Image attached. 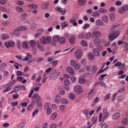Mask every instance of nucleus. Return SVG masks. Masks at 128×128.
Returning <instances> with one entry per match:
<instances>
[{"label":"nucleus","mask_w":128,"mask_h":128,"mask_svg":"<svg viewBox=\"0 0 128 128\" xmlns=\"http://www.w3.org/2000/svg\"><path fill=\"white\" fill-rule=\"evenodd\" d=\"M120 27V24H113L111 27V29L110 34L108 36L109 40L110 41H112L117 38L120 34L119 32L117 31L119 29Z\"/></svg>","instance_id":"1"},{"label":"nucleus","mask_w":128,"mask_h":128,"mask_svg":"<svg viewBox=\"0 0 128 128\" xmlns=\"http://www.w3.org/2000/svg\"><path fill=\"white\" fill-rule=\"evenodd\" d=\"M74 90L76 94H80L82 91V87L81 85H77L74 86Z\"/></svg>","instance_id":"2"},{"label":"nucleus","mask_w":128,"mask_h":128,"mask_svg":"<svg viewBox=\"0 0 128 128\" xmlns=\"http://www.w3.org/2000/svg\"><path fill=\"white\" fill-rule=\"evenodd\" d=\"M4 44L7 48L13 47L15 46L14 42L12 40L5 42Z\"/></svg>","instance_id":"3"},{"label":"nucleus","mask_w":128,"mask_h":128,"mask_svg":"<svg viewBox=\"0 0 128 128\" xmlns=\"http://www.w3.org/2000/svg\"><path fill=\"white\" fill-rule=\"evenodd\" d=\"M82 52L80 49L76 50L75 52V56L78 59H80L81 58Z\"/></svg>","instance_id":"4"},{"label":"nucleus","mask_w":128,"mask_h":128,"mask_svg":"<svg viewBox=\"0 0 128 128\" xmlns=\"http://www.w3.org/2000/svg\"><path fill=\"white\" fill-rule=\"evenodd\" d=\"M100 32L98 31H95L93 32L92 36L94 38H99L101 36Z\"/></svg>","instance_id":"5"},{"label":"nucleus","mask_w":128,"mask_h":128,"mask_svg":"<svg viewBox=\"0 0 128 128\" xmlns=\"http://www.w3.org/2000/svg\"><path fill=\"white\" fill-rule=\"evenodd\" d=\"M60 74V72H58L53 74L50 76V79L51 80H53L56 78L57 76Z\"/></svg>","instance_id":"6"},{"label":"nucleus","mask_w":128,"mask_h":128,"mask_svg":"<svg viewBox=\"0 0 128 128\" xmlns=\"http://www.w3.org/2000/svg\"><path fill=\"white\" fill-rule=\"evenodd\" d=\"M92 51L93 53L95 56H98L100 55V50L98 48H93Z\"/></svg>","instance_id":"7"},{"label":"nucleus","mask_w":128,"mask_h":128,"mask_svg":"<svg viewBox=\"0 0 128 128\" xmlns=\"http://www.w3.org/2000/svg\"><path fill=\"white\" fill-rule=\"evenodd\" d=\"M30 46L31 47L34 48L36 44V42L34 40H30L29 42Z\"/></svg>","instance_id":"8"},{"label":"nucleus","mask_w":128,"mask_h":128,"mask_svg":"<svg viewBox=\"0 0 128 128\" xmlns=\"http://www.w3.org/2000/svg\"><path fill=\"white\" fill-rule=\"evenodd\" d=\"M86 2L85 0H78V5L79 6H83L85 4Z\"/></svg>","instance_id":"9"},{"label":"nucleus","mask_w":128,"mask_h":128,"mask_svg":"<svg viewBox=\"0 0 128 128\" xmlns=\"http://www.w3.org/2000/svg\"><path fill=\"white\" fill-rule=\"evenodd\" d=\"M66 70L67 72L70 73L71 75L74 74V72L73 71V69L71 67H68L66 68Z\"/></svg>","instance_id":"10"},{"label":"nucleus","mask_w":128,"mask_h":128,"mask_svg":"<svg viewBox=\"0 0 128 128\" xmlns=\"http://www.w3.org/2000/svg\"><path fill=\"white\" fill-rule=\"evenodd\" d=\"M103 114L105 116L104 117V118H108L109 115V114L107 112V110L106 108H104L103 109Z\"/></svg>","instance_id":"11"},{"label":"nucleus","mask_w":128,"mask_h":128,"mask_svg":"<svg viewBox=\"0 0 128 128\" xmlns=\"http://www.w3.org/2000/svg\"><path fill=\"white\" fill-rule=\"evenodd\" d=\"M88 59L90 60H93L94 59V56L91 52H89L88 54Z\"/></svg>","instance_id":"12"},{"label":"nucleus","mask_w":128,"mask_h":128,"mask_svg":"<svg viewBox=\"0 0 128 128\" xmlns=\"http://www.w3.org/2000/svg\"><path fill=\"white\" fill-rule=\"evenodd\" d=\"M101 42L100 40L98 38H96L94 40V42L95 45L97 46H100V44Z\"/></svg>","instance_id":"13"},{"label":"nucleus","mask_w":128,"mask_h":128,"mask_svg":"<svg viewBox=\"0 0 128 128\" xmlns=\"http://www.w3.org/2000/svg\"><path fill=\"white\" fill-rule=\"evenodd\" d=\"M28 7L31 9H36L38 7V6L36 4H30L28 6Z\"/></svg>","instance_id":"14"},{"label":"nucleus","mask_w":128,"mask_h":128,"mask_svg":"<svg viewBox=\"0 0 128 128\" xmlns=\"http://www.w3.org/2000/svg\"><path fill=\"white\" fill-rule=\"evenodd\" d=\"M9 38L8 35L7 34H2L1 36V38L3 40Z\"/></svg>","instance_id":"15"},{"label":"nucleus","mask_w":128,"mask_h":128,"mask_svg":"<svg viewBox=\"0 0 128 128\" xmlns=\"http://www.w3.org/2000/svg\"><path fill=\"white\" fill-rule=\"evenodd\" d=\"M66 39L64 37H60L59 38V41L61 44H63L65 42Z\"/></svg>","instance_id":"16"},{"label":"nucleus","mask_w":128,"mask_h":128,"mask_svg":"<svg viewBox=\"0 0 128 128\" xmlns=\"http://www.w3.org/2000/svg\"><path fill=\"white\" fill-rule=\"evenodd\" d=\"M110 19L112 21H114L115 19L116 15L114 13H112L110 14Z\"/></svg>","instance_id":"17"},{"label":"nucleus","mask_w":128,"mask_h":128,"mask_svg":"<svg viewBox=\"0 0 128 128\" xmlns=\"http://www.w3.org/2000/svg\"><path fill=\"white\" fill-rule=\"evenodd\" d=\"M103 22L102 20L100 19H98L96 22V24L98 26L100 25L101 24H103Z\"/></svg>","instance_id":"18"},{"label":"nucleus","mask_w":128,"mask_h":128,"mask_svg":"<svg viewBox=\"0 0 128 128\" xmlns=\"http://www.w3.org/2000/svg\"><path fill=\"white\" fill-rule=\"evenodd\" d=\"M102 19L103 21L106 23H108V18L106 15H104L102 17Z\"/></svg>","instance_id":"19"},{"label":"nucleus","mask_w":128,"mask_h":128,"mask_svg":"<svg viewBox=\"0 0 128 128\" xmlns=\"http://www.w3.org/2000/svg\"><path fill=\"white\" fill-rule=\"evenodd\" d=\"M69 98L71 100H74L76 98L75 96L72 93H70L68 94Z\"/></svg>","instance_id":"20"},{"label":"nucleus","mask_w":128,"mask_h":128,"mask_svg":"<svg viewBox=\"0 0 128 128\" xmlns=\"http://www.w3.org/2000/svg\"><path fill=\"white\" fill-rule=\"evenodd\" d=\"M46 38L44 36L42 37L40 40V43L43 44H45L46 43Z\"/></svg>","instance_id":"21"},{"label":"nucleus","mask_w":128,"mask_h":128,"mask_svg":"<svg viewBox=\"0 0 128 128\" xmlns=\"http://www.w3.org/2000/svg\"><path fill=\"white\" fill-rule=\"evenodd\" d=\"M60 102L62 103L67 104L68 103V100L66 98H62L60 100Z\"/></svg>","instance_id":"22"},{"label":"nucleus","mask_w":128,"mask_h":128,"mask_svg":"<svg viewBox=\"0 0 128 128\" xmlns=\"http://www.w3.org/2000/svg\"><path fill=\"white\" fill-rule=\"evenodd\" d=\"M69 41L71 44H74L75 41V38L73 37H71L69 39Z\"/></svg>","instance_id":"23"},{"label":"nucleus","mask_w":128,"mask_h":128,"mask_svg":"<svg viewBox=\"0 0 128 128\" xmlns=\"http://www.w3.org/2000/svg\"><path fill=\"white\" fill-rule=\"evenodd\" d=\"M27 14L26 13L23 14L21 16L20 19L22 20H24L27 18Z\"/></svg>","instance_id":"24"},{"label":"nucleus","mask_w":128,"mask_h":128,"mask_svg":"<svg viewBox=\"0 0 128 128\" xmlns=\"http://www.w3.org/2000/svg\"><path fill=\"white\" fill-rule=\"evenodd\" d=\"M118 11L119 13L120 14H122L125 12L124 8L122 6L118 10Z\"/></svg>","instance_id":"25"},{"label":"nucleus","mask_w":128,"mask_h":128,"mask_svg":"<svg viewBox=\"0 0 128 128\" xmlns=\"http://www.w3.org/2000/svg\"><path fill=\"white\" fill-rule=\"evenodd\" d=\"M50 104L49 102L46 103L44 105V108L45 110H46L48 108H50Z\"/></svg>","instance_id":"26"},{"label":"nucleus","mask_w":128,"mask_h":128,"mask_svg":"<svg viewBox=\"0 0 128 128\" xmlns=\"http://www.w3.org/2000/svg\"><path fill=\"white\" fill-rule=\"evenodd\" d=\"M22 46L23 48H28V45L27 42H24L22 44Z\"/></svg>","instance_id":"27"},{"label":"nucleus","mask_w":128,"mask_h":128,"mask_svg":"<svg viewBox=\"0 0 128 128\" xmlns=\"http://www.w3.org/2000/svg\"><path fill=\"white\" fill-rule=\"evenodd\" d=\"M84 36L82 33L79 34L78 35L77 38L78 39H82L84 38Z\"/></svg>","instance_id":"28"},{"label":"nucleus","mask_w":128,"mask_h":128,"mask_svg":"<svg viewBox=\"0 0 128 128\" xmlns=\"http://www.w3.org/2000/svg\"><path fill=\"white\" fill-rule=\"evenodd\" d=\"M68 23L67 22H64L62 24V29L64 28L68 25Z\"/></svg>","instance_id":"29"},{"label":"nucleus","mask_w":128,"mask_h":128,"mask_svg":"<svg viewBox=\"0 0 128 128\" xmlns=\"http://www.w3.org/2000/svg\"><path fill=\"white\" fill-rule=\"evenodd\" d=\"M86 80L83 78H80L79 80L78 81V83L81 84H84L86 83Z\"/></svg>","instance_id":"30"},{"label":"nucleus","mask_w":128,"mask_h":128,"mask_svg":"<svg viewBox=\"0 0 128 128\" xmlns=\"http://www.w3.org/2000/svg\"><path fill=\"white\" fill-rule=\"evenodd\" d=\"M81 44L84 46H86L88 45L87 42L84 40H82L80 42Z\"/></svg>","instance_id":"31"},{"label":"nucleus","mask_w":128,"mask_h":128,"mask_svg":"<svg viewBox=\"0 0 128 128\" xmlns=\"http://www.w3.org/2000/svg\"><path fill=\"white\" fill-rule=\"evenodd\" d=\"M57 115L56 113L55 112L52 114L50 116V118L52 120H54L56 118Z\"/></svg>","instance_id":"32"},{"label":"nucleus","mask_w":128,"mask_h":128,"mask_svg":"<svg viewBox=\"0 0 128 128\" xmlns=\"http://www.w3.org/2000/svg\"><path fill=\"white\" fill-rule=\"evenodd\" d=\"M59 37L58 36H55L53 38L55 42H58L59 40Z\"/></svg>","instance_id":"33"},{"label":"nucleus","mask_w":128,"mask_h":128,"mask_svg":"<svg viewBox=\"0 0 128 128\" xmlns=\"http://www.w3.org/2000/svg\"><path fill=\"white\" fill-rule=\"evenodd\" d=\"M64 83L66 86H68L70 84V82L68 80L66 79L64 80Z\"/></svg>","instance_id":"34"},{"label":"nucleus","mask_w":128,"mask_h":128,"mask_svg":"<svg viewBox=\"0 0 128 128\" xmlns=\"http://www.w3.org/2000/svg\"><path fill=\"white\" fill-rule=\"evenodd\" d=\"M46 38V43H49L50 42L51 40V38L50 36H48Z\"/></svg>","instance_id":"35"},{"label":"nucleus","mask_w":128,"mask_h":128,"mask_svg":"<svg viewBox=\"0 0 128 128\" xmlns=\"http://www.w3.org/2000/svg\"><path fill=\"white\" fill-rule=\"evenodd\" d=\"M49 3H47L46 4H43L42 6V9H45L48 6Z\"/></svg>","instance_id":"36"},{"label":"nucleus","mask_w":128,"mask_h":128,"mask_svg":"<svg viewBox=\"0 0 128 128\" xmlns=\"http://www.w3.org/2000/svg\"><path fill=\"white\" fill-rule=\"evenodd\" d=\"M92 34L90 32H87L86 34V38L87 39H89L92 36Z\"/></svg>","instance_id":"37"},{"label":"nucleus","mask_w":128,"mask_h":128,"mask_svg":"<svg viewBox=\"0 0 128 128\" xmlns=\"http://www.w3.org/2000/svg\"><path fill=\"white\" fill-rule=\"evenodd\" d=\"M71 65L72 66H75L76 65V63L75 61L74 60H71L70 61Z\"/></svg>","instance_id":"38"},{"label":"nucleus","mask_w":128,"mask_h":128,"mask_svg":"<svg viewBox=\"0 0 128 128\" xmlns=\"http://www.w3.org/2000/svg\"><path fill=\"white\" fill-rule=\"evenodd\" d=\"M7 66V64H3L0 65V70L1 71V70L2 69L4 68Z\"/></svg>","instance_id":"39"},{"label":"nucleus","mask_w":128,"mask_h":128,"mask_svg":"<svg viewBox=\"0 0 128 128\" xmlns=\"http://www.w3.org/2000/svg\"><path fill=\"white\" fill-rule=\"evenodd\" d=\"M97 67L96 66H93L92 69V73H94L96 72Z\"/></svg>","instance_id":"40"},{"label":"nucleus","mask_w":128,"mask_h":128,"mask_svg":"<svg viewBox=\"0 0 128 128\" xmlns=\"http://www.w3.org/2000/svg\"><path fill=\"white\" fill-rule=\"evenodd\" d=\"M120 117V114L119 113H117L113 117V118L114 120H116L118 118H119Z\"/></svg>","instance_id":"41"},{"label":"nucleus","mask_w":128,"mask_h":128,"mask_svg":"<svg viewBox=\"0 0 128 128\" xmlns=\"http://www.w3.org/2000/svg\"><path fill=\"white\" fill-rule=\"evenodd\" d=\"M46 110V114L48 115H50L52 112V110L50 108H48Z\"/></svg>","instance_id":"42"},{"label":"nucleus","mask_w":128,"mask_h":128,"mask_svg":"<svg viewBox=\"0 0 128 128\" xmlns=\"http://www.w3.org/2000/svg\"><path fill=\"white\" fill-rule=\"evenodd\" d=\"M88 112L89 110L87 109H85L83 111L84 114L85 115V116L86 117L88 116Z\"/></svg>","instance_id":"43"},{"label":"nucleus","mask_w":128,"mask_h":128,"mask_svg":"<svg viewBox=\"0 0 128 128\" xmlns=\"http://www.w3.org/2000/svg\"><path fill=\"white\" fill-rule=\"evenodd\" d=\"M99 11L102 13H105L107 12V10L106 9H104L102 8H100L99 9Z\"/></svg>","instance_id":"44"},{"label":"nucleus","mask_w":128,"mask_h":128,"mask_svg":"<svg viewBox=\"0 0 128 128\" xmlns=\"http://www.w3.org/2000/svg\"><path fill=\"white\" fill-rule=\"evenodd\" d=\"M123 124L124 125H126L128 123V120L127 119L124 118L122 122Z\"/></svg>","instance_id":"45"},{"label":"nucleus","mask_w":128,"mask_h":128,"mask_svg":"<svg viewBox=\"0 0 128 128\" xmlns=\"http://www.w3.org/2000/svg\"><path fill=\"white\" fill-rule=\"evenodd\" d=\"M16 10L20 12H22L23 11V10L22 8L20 7H17L16 8Z\"/></svg>","instance_id":"46"},{"label":"nucleus","mask_w":128,"mask_h":128,"mask_svg":"<svg viewBox=\"0 0 128 128\" xmlns=\"http://www.w3.org/2000/svg\"><path fill=\"white\" fill-rule=\"evenodd\" d=\"M11 87L10 85H9L6 88V89L3 90V92H6L10 90V87Z\"/></svg>","instance_id":"47"},{"label":"nucleus","mask_w":128,"mask_h":128,"mask_svg":"<svg viewBox=\"0 0 128 128\" xmlns=\"http://www.w3.org/2000/svg\"><path fill=\"white\" fill-rule=\"evenodd\" d=\"M42 103H40L38 104V105L37 106L38 107V110L40 111L42 109Z\"/></svg>","instance_id":"48"},{"label":"nucleus","mask_w":128,"mask_h":128,"mask_svg":"<svg viewBox=\"0 0 128 128\" xmlns=\"http://www.w3.org/2000/svg\"><path fill=\"white\" fill-rule=\"evenodd\" d=\"M125 12H127L128 10V5L127 4L125 5L122 6Z\"/></svg>","instance_id":"49"},{"label":"nucleus","mask_w":128,"mask_h":128,"mask_svg":"<svg viewBox=\"0 0 128 128\" xmlns=\"http://www.w3.org/2000/svg\"><path fill=\"white\" fill-rule=\"evenodd\" d=\"M43 60V58L42 57H41L40 58H37V60H35L34 59V60L37 62H40L41 61Z\"/></svg>","instance_id":"50"},{"label":"nucleus","mask_w":128,"mask_h":128,"mask_svg":"<svg viewBox=\"0 0 128 128\" xmlns=\"http://www.w3.org/2000/svg\"><path fill=\"white\" fill-rule=\"evenodd\" d=\"M78 15L77 14H75L73 16L72 18L73 19L76 21L78 19Z\"/></svg>","instance_id":"51"},{"label":"nucleus","mask_w":128,"mask_h":128,"mask_svg":"<svg viewBox=\"0 0 128 128\" xmlns=\"http://www.w3.org/2000/svg\"><path fill=\"white\" fill-rule=\"evenodd\" d=\"M16 80H13L12 82H10V86H12L14 85L15 84L16 82Z\"/></svg>","instance_id":"52"},{"label":"nucleus","mask_w":128,"mask_h":128,"mask_svg":"<svg viewBox=\"0 0 128 128\" xmlns=\"http://www.w3.org/2000/svg\"><path fill=\"white\" fill-rule=\"evenodd\" d=\"M38 110L36 109L35 110V111H34L32 112V117H34V116L38 112Z\"/></svg>","instance_id":"53"},{"label":"nucleus","mask_w":128,"mask_h":128,"mask_svg":"<svg viewBox=\"0 0 128 128\" xmlns=\"http://www.w3.org/2000/svg\"><path fill=\"white\" fill-rule=\"evenodd\" d=\"M56 125L55 124L52 123L50 126V128H56Z\"/></svg>","instance_id":"54"},{"label":"nucleus","mask_w":128,"mask_h":128,"mask_svg":"<svg viewBox=\"0 0 128 128\" xmlns=\"http://www.w3.org/2000/svg\"><path fill=\"white\" fill-rule=\"evenodd\" d=\"M75 68L76 70H78V69H80L81 67V65L80 64H77L75 66Z\"/></svg>","instance_id":"55"},{"label":"nucleus","mask_w":128,"mask_h":128,"mask_svg":"<svg viewBox=\"0 0 128 128\" xmlns=\"http://www.w3.org/2000/svg\"><path fill=\"white\" fill-rule=\"evenodd\" d=\"M57 60H55L53 61L51 63L52 64V66H55L57 64Z\"/></svg>","instance_id":"56"},{"label":"nucleus","mask_w":128,"mask_h":128,"mask_svg":"<svg viewBox=\"0 0 128 128\" xmlns=\"http://www.w3.org/2000/svg\"><path fill=\"white\" fill-rule=\"evenodd\" d=\"M20 88V90L22 89L24 90H26V87L22 85H18Z\"/></svg>","instance_id":"57"},{"label":"nucleus","mask_w":128,"mask_h":128,"mask_svg":"<svg viewBox=\"0 0 128 128\" xmlns=\"http://www.w3.org/2000/svg\"><path fill=\"white\" fill-rule=\"evenodd\" d=\"M125 66V64H120V65L119 66V69L120 70H121Z\"/></svg>","instance_id":"58"},{"label":"nucleus","mask_w":128,"mask_h":128,"mask_svg":"<svg viewBox=\"0 0 128 128\" xmlns=\"http://www.w3.org/2000/svg\"><path fill=\"white\" fill-rule=\"evenodd\" d=\"M19 86H16L13 89L14 91H18L20 90Z\"/></svg>","instance_id":"59"},{"label":"nucleus","mask_w":128,"mask_h":128,"mask_svg":"<svg viewBox=\"0 0 128 128\" xmlns=\"http://www.w3.org/2000/svg\"><path fill=\"white\" fill-rule=\"evenodd\" d=\"M16 74L18 76H24V75L22 74V73L21 71H17L16 72Z\"/></svg>","instance_id":"60"},{"label":"nucleus","mask_w":128,"mask_h":128,"mask_svg":"<svg viewBox=\"0 0 128 128\" xmlns=\"http://www.w3.org/2000/svg\"><path fill=\"white\" fill-rule=\"evenodd\" d=\"M71 80L72 82L74 83L76 81V78L74 76L72 77L71 78Z\"/></svg>","instance_id":"61"},{"label":"nucleus","mask_w":128,"mask_h":128,"mask_svg":"<svg viewBox=\"0 0 128 128\" xmlns=\"http://www.w3.org/2000/svg\"><path fill=\"white\" fill-rule=\"evenodd\" d=\"M122 4V3L121 1H117L116 2L115 4L117 6H120Z\"/></svg>","instance_id":"62"},{"label":"nucleus","mask_w":128,"mask_h":128,"mask_svg":"<svg viewBox=\"0 0 128 128\" xmlns=\"http://www.w3.org/2000/svg\"><path fill=\"white\" fill-rule=\"evenodd\" d=\"M90 26V25L88 24H85L83 28L84 29H86L88 28Z\"/></svg>","instance_id":"63"},{"label":"nucleus","mask_w":128,"mask_h":128,"mask_svg":"<svg viewBox=\"0 0 128 128\" xmlns=\"http://www.w3.org/2000/svg\"><path fill=\"white\" fill-rule=\"evenodd\" d=\"M33 108L32 105L31 104L28 107L27 109L29 111L32 110Z\"/></svg>","instance_id":"64"}]
</instances>
